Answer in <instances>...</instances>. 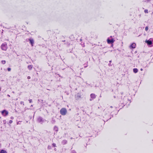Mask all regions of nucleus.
I'll list each match as a JSON object with an SVG mask.
<instances>
[{
  "mask_svg": "<svg viewBox=\"0 0 153 153\" xmlns=\"http://www.w3.org/2000/svg\"><path fill=\"white\" fill-rule=\"evenodd\" d=\"M138 71V70L137 68H134V73H136Z\"/></svg>",
  "mask_w": 153,
  "mask_h": 153,
  "instance_id": "obj_14",
  "label": "nucleus"
},
{
  "mask_svg": "<svg viewBox=\"0 0 153 153\" xmlns=\"http://www.w3.org/2000/svg\"><path fill=\"white\" fill-rule=\"evenodd\" d=\"M55 120H53L52 119V123H54L55 122Z\"/></svg>",
  "mask_w": 153,
  "mask_h": 153,
  "instance_id": "obj_22",
  "label": "nucleus"
},
{
  "mask_svg": "<svg viewBox=\"0 0 153 153\" xmlns=\"http://www.w3.org/2000/svg\"><path fill=\"white\" fill-rule=\"evenodd\" d=\"M54 129L56 131H58V128L57 127H54Z\"/></svg>",
  "mask_w": 153,
  "mask_h": 153,
  "instance_id": "obj_15",
  "label": "nucleus"
},
{
  "mask_svg": "<svg viewBox=\"0 0 153 153\" xmlns=\"http://www.w3.org/2000/svg\"><path fill=\"white\" fill-rule=\"evenodd\" d=\"M52 146H53V147H55L56 146V144L54 143H53V144H52Z\"/></svg>",
  "mask_w": 153,
  "mask_h": 153,
  "instance_id": "obj_21",
  "label": "nucleus"
},
{
  "mask_svg": "<svg viewBox=\"0 0 153 153\" xmlns=\"http://www.w3.org/2000/svg\"><path fill=\"white\" fill-rule=\"evenodd\" d=\"M27 78L28 79H29L30 78V76H28L27 77Z\"/></svg>",
  "mask_w": 153,
  "mask_h": 153,
  "instance_id": "obj_27",
  "label": "nucleus"
},
{
  "mask_svg": "<svg viewBox=\"0 0 153 153\" xmlns=\"http://www.w3.org/2000/svg\"><path fill=\"white\" fill-rule=\"evenodd\" d=\"M31 107H33V105H31Z\"/></svg>",
  "mask_w": 153,
  "mask_h": 153,
  "instance_id": "obj_32",
  "label": "nucleus"
},
{
  "mask_svg": "<svg viewBox=\"0 0 153 153\" xmlns=\"http://www.w3.org/2000/svg\"><path fill=\"white\" fill-rule=\"evenodd\" d=\"M1 113L2 115L4 116H6L8 114V112L6 110H4L3 111H2L1 112Z\"/></svg>",
  "mask_w": 153,
  "mask_h": 153,
  "instance_id": "obj_3",
  "label": "nucleus"
},
{
  "mask_svg": "<svg viewBox=\"0 0 153 153\" xmlns=\"http://www.w3.org/2000/svg\"><path fill=\"white\" fill-rule=\"evenodd\" d=\"M27 67L29 70H31L33 66L31 65H29Z\"/></svg>",
  "mask_w": 153,
  "mask_h": 153,
  "instance_id": "obj_9",
  "label": "nucleus"
},
{
  "mask_svg": "<svg viewBox=\"0 0 153 153\" xmlns=\"http://www.w3.org/2000/svg\"><path fill=\"white\" fill-rule=\"evenodd\" d=\"M152 39L151 38L149 40H146L145 42L148 45H150L152 44Z\"/></svg>",
  "mask_w": 153,
  "mask_h": 153,
  "instance_id": "obj_4",
  "label": "nucleus"
},
{
  "mask_svg": "<svg viewBox=\"0 0 153 153\" xmlns=\"http://www.w3.org/2000/svg\"><path fill=\"white\" fill-rule=\"evenodd\" d=\"M21 123V121H19L17 123V124H20Z\"/></svg>",
  "mask_w": 153,
  "mask_h": 153,
  "instance_id": "obj_19",
  "label": "nucleus"
},
{
  "mask_svg": "<svg viewBox=\"0 0 153 153\" xmlns=\"http://www.w3.org/2000/svg\"><path fill=\"white\" fill-rule=\"evenodd\" d=\"M67 112V110L65 108H62L60 110V113L62 115H65Z\"/></svg>",
  "mask_w": 153,
  "mask_h": 153,
  "instance_id": "obj_1",
  "label": "nucleus"
},
{
  "mask_svg": "<svg viewBox=\"0 0 153 153\" xmlns=\"http://www.w3.org/2000/svg\"><path fill=\"white\" fill-rule=\"evenodd\" d=\"M1 63L3 64H4L6 63V61L5 60H2L1 61Z\"/></svg>",
  "mask_w": 153,
  "mask_h": 153,
  "instance_id": "obj_13",
  "label": "nucleus"
},
{
  "mask_svg": "<svg viewBox=\"0 0 153 153\" xmlns=\"http://www.w3.org/2000/svg\"><path fill=\"white\" fill-rule=\"evenodd\" d=\"M148 29H149V28H148V26H146V27H145V30L146 31H147L148 30Z\"/></svg>",
  "mask_w": 153,
  "mask_h": 153,
  "instance_id": "obj_17",
  "label": "nucleus"
},
{
  "mask_svg": "<svg viewBox=\"0 0 153 153\" xmlns=\"http://www.w3.org/2000/svg\"><path fill=\"white\" fill-rule=\"evenodd\" d=\"M38 121L39 123H42L43 122L42 118L41 117H39L38 119Z\"/></svg>",
  "mask_w": 153,
  "mask_h": 153,
  "instance_id": "obj_7",
  "label": "nucleus"
},
{
  "mask_svg": "<svg viewBox=\"0 0 153 153\" xmlns=\"http://www.w3.org/2000/svg\"><path fill=\"white\" fill-rule=\"evenodd\" d=\"M114 40L113 39H110L109 38H108L107 39V42L108 44L112 43L114 42Z\"/></svg>",
  "mask_w": 153,
  "mask_h": 153,
  "instance_id": "obj_6",
  "label": "nucleus"
},
{
  "mask_svg": "<svg viewBox=\"0 0 153 153\" xmlns=\"http://www.w3.org/2000/svg\"><path fill=\"white\" fill-rule=\"evenodd\" d=\"M30 44H31L32 46H33V45L34 43V41L33 39H29Z\"/></svg>",
  "mask_w": 153,
  "mask_h": 153,
  "instance_id": "obj_8",
  "label": "nucleus"
},
{
  "mask_svg": "<svg viewBox=\"0 0 153 153\" xmlns=\"http://www.w3.org/2000/svg\"><path fill=\"white\" fill-rule=\"evenodd\" d=\"M11 119H13V117H11Z\"/></svg>",
  "mask_w": 153,
  "mask_h": 153,
  "instance_id": "obj_28",
  "label": "nucleus"
},
{
  "mask_svg": "<svg viewBox=\"0 0 153 153\" xmlns=\"http://www.w3.org/2000/svg\"><path fill=\"white\" fill-rule=\"evenodd\" d=\"M29 102L30 103V102H32V100H31V99H30V100H29Z\"/></svg>",
  "mask_w": 153,
  "mask_h": 153,
  "instance_id": "obj_26",
  "label": "nucleus"
},
{
  "mask_svg": "<svg viewBox=\"0 0 153 153\" xmlns=\"http://www.w3.org/2000/svg\"><path fill=\"white\" fill-rule=\"evenodd\" d=\"M0 153H7V152L5 151L2 150L1 151Z\"/></svg>",
  "mask_w": 153,
  "mask_h": 153,
  "instance_id": "obj_12",
  "label": "nucleus"
},
{
  "mask_svg": "<svg viewBox=\"0 0 153 153\" xmlns=\"http://www.w3.org/2000/svg\"><path fill=\"white\" fill-rule=\"evenodd\" d=\"M109 62H111V61H109Z\"/></svg>",
  "mask_w": 153,
  "mask_h": 153,
  "instance_id": "obj_31",
  "label": "nucleus"
},
{
  "mask_svg": "<svg viewBox=\"0 0 153 153\" xmlns=\"http://www.w3.org/2000/svg\"><path fill=\"white\" fill-rule=\"evenodd\" d=\"M12 122H13V121L12 120H10L9 121V123H12Z\"/></svg>",
  "mask_w": 153,
  "mask_h": 153,
  "instance_id": "obj_23",
  "label": "nucleus"
},
{
  "mask_svg": "<svg viewBox=\"0 0 153 153\" xmlns=\"http://www.w3.org/2000/svg\"><path fill=\"white\" fill-rule=\"evenodd\" d=\"M133 43H132V44L130 46V48L131 49H133L134 48V47L133 46Z\"/></svg>",
  "mask_w": 153,
  "mask_h": 153,
  "instance_id": "obj_11",
  "label": "nucleus"
},
{
  "mask_svg": "<svg viewBox=\"0 0 153 153\" xmlns=\"http://www.w3.org/2000/svg\"><path fill=\"white\" fill-rule=\"evenodd\" d=\"M48 149H50L51 148V146H48Z\"/></svg>",
  "mask_w": 153,
  "mask_h": 153,
  "instance_id": "obj_24",
  "label": "nucleus"
},
{
  "mask_svg": "<svg viewBox=\"0 0 153 153\" xmlns=\"http://www.w3.org/2000/svg\"><path fill=\"white\" fill-rule=\"evenodd\" d=\"M7 96H8V97H10V95H9V94H8V95H7Z\"/></svg>",
  "mask_w": 153,
  "mask_h": 153,
  "instance_id": "obj_29",
  "label": "nucleus"
},
{
  "mask_svg": "<svg viewBox=\"0 0 153 153\" xmlns=\"http://www.w3.org/2000/svg\"><path fill=\"white\" fill-rule=\"evenodd\" d=\"M7 69V71H10L11 70V68H8Z\"/></svg>",
  "mask_w": 153,
  "mask_h": 153,
  "instance_id": "obj_20",
  "label": "nucleus"
},
{
  "mask_svg": "<svg viewBox=\"0 0 153 153\" xmlns=\"http://www.w3.org/2000/svg\"><path fill=\"white\" fill-rule=\"evenodd\" d=\"M1 48L2 50L6 51L7 48V43H4L2 44L1 46Z\"/></svg>",
  "mask_w": 153,
  "mask_h": 153,
  "instance_id": "obj_2",
  "label": "nucleus"
},
{
  "mask_svg": "<svg viewBox=\"0 0 153 153\" xmlns=\"http://www.w3.org/2000/svg\"><path fill=\"white\" fill-rule=\"evenodd\" d=\"M62 143L63 144H65L67 143V141L66 140H64L62 141Z\"/></svg>",
  "mask_w": 153,
  "mask_h": 153,
  "instance_id": "obj_10",
  "label": "nucleus"
},
{
  "mask_svg": "<svg viewBox=\"0 0 153 153\" xmlns=\"http://www.w3.org/2000/svg\"><path fill=\"white\" fill-rule=\"evenodd\" d=\"M20 104H23V105H24V102H22V101H21L20 102Z\"/></svg>",
  "mask_w": 153,
  "mask_h": 153,
  "instance_id": "obj_25",
  "label": "nucleus"
},
{
  "mask_svg": "<svg viewBox=\"0 0 153 153\" xmlns=\"http://www.w3.org/2000/svg\"><path fill=\"white\" fill-rule=\"evenodd\" d=\"M71 152L72 153H76V151L74 150H72Z\"/></svg>",
  "mask_w": 153,
  "mask_h": 153,
  "instance_id": "obj_18",
  "label": "nucleus"
},
{
  "mask_svg": "<svg viewBox=\"0 0 153 153\" xmlns=\"http://www.w3.org/2000/svg\"><path fill=\"white\" fill-rule=\"evenodd\" d=\"M144 12L146 13H148V10L147 9L145 10H144Z\"/></svg>",
  "mask_w": 153,
  "mask_h": 153,
  "instance_id": "obj_16",
  "label": "nucleus"
},
{
  "mask_svg": "<svg viewBox=\"0 0 153 153\" xmlns=\"http://www.w3.org/2000/svg\"><path fill=\"white\" fill-rule=\"evenodd\" d=\"M91 98L90 99V100L91 101L93 99H95L96 97V95L94 94H91L90 95Z\"/></svg>",
  "mask_w": 153,
  "mask_h": 153,
  "instance_id": "obj_5",
  "label": "nucleus"
},
{
  "mask_svg": "<svg viewBox=\"0 0 153 153\" xmlns=\"http://www.w3.org/2000/svg\"><path fill=\"white\" fill-rule=\"evenodd\" d=\"M143 69H142V68H141V69H140V70H141V71H143Z\"/></svg>",
  "mask_w": 153,
  "mask_h": 153,
  "instance_id": "obj_30",
  "label": "nucleus"
}]
</instances>
